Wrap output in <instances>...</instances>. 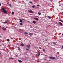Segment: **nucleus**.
<instances>
[{"label": "nucleus", "instance_id": "nucleus-1", "mask_svg": "<svg viewBox=\"0 0 63 63\" xmlns=\"http://www.w3.org/2000/svg\"><path fill=\"white\" fill-rule=\"evenodd\" d=\"M1 10L2 11V12L5 13V14H7V12L5 10V8H2Z\"/></svg>", "mask_w": 63, "mask_h": 63}, {"label": "nucleus", "instance_id": "nucleus-2", "mask_svg": "<svg viewBox=\"0 0 63 63\" xmlns=\"http://www.w3.org/2000/svg\"><path fill=\"white\" fill-rule=\"evenodd\" d=\"M49 58H50V59H55V57H53L52 56L50 57Z\"/></svg>", "mask_w": 63, "mask_h": 63}, {"label": "nucleus", "instance_id": "nucleus-3", "mask_svg": "<svg viewBox=\"0 0 63 63\" xmlns=\"http://www.w3.org/2000/svg\"><path fill=\"white\" fill-rule=\"evenodd\" d=\"M28 12L30 13H33V11L31 10H28Z\"/></svg>", "mask_w": 63, "mask_h": 63}, {"label": "nucleus", "instance_id": "nucleus-4", "mask_svg": "<svg viewBox=\"0 0 63 63\" xmlns=\"http://www.w3.org/2000/svg\"><path fill=\"white\" fill-rule=\"evenodd\" d=\"M34 19H35V20H39V19H38V18H36V17H35L34 18Z\"/></svg>", "mask_w": 63, "mask_h": 63}, {"label": "nucleus", "instance_id": "nucleus-5", "mask_svg": "<svg viewBox=\"0 0 63 63\" xmlns=\"http://www.w3.org/2000/svg\"><path fill=\"white\" fill-rule=\"evenodd\" d=\"M33 23H34V24H36V21H33Z\"/></svg>", "mask_w": 63, "mask_h": 63}, {"label": "nucleus", "instance_id": "nucleus-6", "mask_svg": "<svg viewBox=\"0 0 63 63\" xmlns=\"http://www.w3.org/2000/svg\"><path fill=\"white\" fill-rule=\"evenodd\" d=\"M59 23H60V24L61 26H62V25H63V24H62V23H61V22H59Z\"/></svg>", "mask_w": 63, "mask_h": 63}, {"label": "nucleus", "instance_id": "nucleus-7", "mask_svg": "<svg viewBox=\"0 0 63 63\" xmlns=\"http://www.w3.org/2000/svg\"><path fill=\"white\" fill-rule=\"evenodd\" d=\"M18 61L20 63H21V62H22L21 61L19 60H18Z\"/></svg>", "mask_w": 63, "mask_h": 63}, {"label": "nucleus", "instance_id": "nucleus-8", "mask_svg": "<svg viewBox=\"0 0 63 63\" xmlns=\"http://www.w3.org/2000/svg\"><path fill=\"white\" fill-rule=\"evenodd\" d=\"M48 18L49 19H50L51 18V17L50 16H48Z\"/></svg>", "mask_w": 63, "mask_h": 63}, {"label": "nucleus", "instance_id": "nucleus-9", "mask_svg": "<svg viewBox=\"0 0 63 63\" xmlns=\"http://www.w3.org/2000/svg\"><path fill=\"white\" fill-rule=\"evenodd\" d=\"M2 29L3 30H4V31H5L6 30V28H2Z\"/></svg>", "mask_w": 63, "mask_h": 63}, {"label": "nucleus", "instance_id": "nucleus-10", "mask_svg": "<svg viewBox=\"0 0 63 63\" xmlns=\"http://www.w3.org/2000/svg\"><path fill=\"white\" fill-rule=\"evenodd\" d=\"M27 47H28V48H29V47H30V45H28L27 46Z\"/></svg>", "mask_w": 63, "mask_h": 63}, {"label": "nucleus", "instance_id": "nucleus-11", "mask_svg": "<svg viewBox=\"0 0 63 63\" xmlns=\"http://www.w3.org/2000/svg\"><path fill=\"white\" fill-rule=\"evenodd\" d=\"M12 15H14V12H12Z\"/></svg>", "mask_w": 63, "mask_h": 63}, {"label": "nucleus", "instance_id": "nucleus-12", "mask_svg": "<svg viewBox=\"0 0 63 63\" xmlns=\"http://www.w3.org/2000/svg\"><path fill=\"white\" fill-rule=\"evenodd\" d=\"M21 46H24V45L23 44H21Z\"/></svg>", "mask_w": 63, "mask_h": 63}, {"label": "nucleus", "instance_id": "nucleus-13", "mask_svg": "<svg viewBox=\"0 0 63 63\" xmlns=\"http://www.w3.org/2000/svg\"><path fill=\"white\" fill-rule=\"evenodd\" d=\"M40 52H39L38 53V56H39V55H40Z\"/></svg>", "mask_w": 63, "mask_h": 63}, {"label": "nucleus", "instance_id": "nucleus-14", "mask_svg": "<svg viewBox=\"0 0 63 63\" xmlns=\"http://www.w3.org/2000/svg\"><path fill=\"white\" fill-rule=\"evenodd\" d=\"M20 22H21L22 23V20H20Z\"/></svg>", "mask_w": 63, "mask_h": 63}, {"label": "nucleus", "instance_id": "nucleus-15", "mask_svg": "<svg viewBox=\"0 0 63 63\" xmlns=\"http://www.w3.org/2000/svg\"><path fill=\"white\" fill-rule=\"evenodd\" d=\"M24 34H28V33L27 32H24Z\"/></svg>", "mask_w": 63, "mask_h": 63}, {"label": "nucleus", "instance_id": "nucleus-16", "mask_svg": "<svg viewBox=\"0 0 63 63\" xmlns=\"http://www.w3.org/2000/svg\"><path fill=\"white\" fill-rule=\"evenodd\" d=\"M38 14L39 15H41V13L39 12L38 13Z\"/></svg>", "mask_w": 63, "mask_h": 63}, {"label": "nucleus", "instance_id": "nucleus-17", "mask_svg": "<svg viewBox=\"0 0 63 63\" xmlns=\"http://www.w3.org/2000/svg\"><path fill=\"white\" fill-rule=\"evenodd\" d=\"M10 59H12V60H14V58H11L10 59Z\"/></svg>", "mask_w": 63, "mask_h": 63}, {"label": "nucleus", "instance_id": "nucleus-18", "mask_svg": "<svg viewBox=\"0 0 63 63\" xmlns=\"http://www.w3.org/2000/svg\"><path fill=\"white\" fill-rule=\"evenodd\" d=\"M29 3H30V4H33V2H32V1L30 2Z\"/></svg>", "mask_w": 63, "mask_h": 63}, {"label": "nucleus", "instance_id": "nucleus-19", "mask_svg": "<svg viewBox=\"0 0 63 63\" xmlns=\"http://www.w3.org/2000/svg\"><path fill=\"white\" fill-rule=\"evenodd\" d=\"M20 25H23L22 23H20Z\"/></svg>", "mask_w": 63, "mask_h": 63}, {"label": "nucleus", "instance_id": "nucleus-20", "mask_svg": "<svg viewBox=\"0 0 63 63\" xmlns=\"http://www.w3.org/2000/svg\"><path fill=\"white\" fill-rule=\"evenodd\" d=\"M29 35L30 36H31V35H32V33H29Z\"/></svg>", "mask_w": 63, "mask_h": 63}, {"label": "nucleus", "instance_id": "nucleus-21", "mask_svg": "<svg viewBox=\"0 0 63 63\" xmlns=\"http://www.w3.org/2000/svg\"><path fill=\"white\" fill-rule=\"evenodd\" d=\"M32 7L33 8H34L35 7V6H32Z\"/></svg>", "mask_w": 63, "mask_h": 63}, {"label": "nucleus", "instance_id": "nucleus-22", "mask_svg": "<svg viewBox=\"0 0 63 63\" xmlns=\"http://www.w3.org/2000/svg\"><path fill=\"white\" fill-rule=\"evenodd\" d=\"M9 5L10 7H12V5H11V4H9Z\"/></svg>", "mask_w": 63, "mask_h": 63}, {"label": "nucleus", "instance_id": "nucleus-23", "mask_svg": "<svg viewBox=\"0 0 63 63\" xmlns=\"http://www.w3.org/2000/svg\"><path fill=\"white\" fill-rule=\"evenodd\" d=\"M47 39H45V42H47Z\"/></svg>", "mask_w": 63, "mask_h": 63}, {"label": "nucleus", "instance_id": "nucleus-24", "mask_svg": "<svg viewBox=\"0 0 63 63\" xmlns=\"http://www.w3.org/2000/svg\"><path fill=\"white\" fill-rule=\"evenodd\" d=\"M27 22L28 23H30V21H27Z\"/></svg>", "mask_w": 63, "mask_h": 63}, {"label": "nucleus", "instance_id": "nucleus-25", "mask_svg": "<svg viewBox=\"0 0 63 63\" xmlns=\"http://www.w3.org/2000/svg\"><path fill=\"white\" fill-rule=\"evenodd\" d=\"M53 44H54V45H55V42H53Z\"/></svg>", "mask_w": 63, "mask_h": 63}, {"label": "nucleus", "instance_id": "nucleus-26", "mask_svg": "<svg viewBox=\"0 0 63 63\" xmlns=\"http://www.w3.org/2000/svg\"><path fill=\"white\" fill-rule=\"evenodd\" d=\"M35 28H38V27H37V26L35 27Z\"/></svg>", "mask_w": 63, "mask_h": 63}, {"label": "nucleus", "instance_id": "nucleus-27", "mask_svg": "<svg viewBox=\"0 0 63 63\" xmlns=\"http://www.w3.org/2000/svg\"><path fill=\"white\" fill-rule=\"evenodd\" d=\"M37 6H38V7H40V5H37Z\"/></svg>", "mask_w": 63, "mask_h": 63}, {"label": "nucleus", "instance_id": "nucleus-28", "mask_svg": "<svg viewBox=\"0 0 63 63\" xmlns=\"http://www.w3.org/2000/svg\"><path fill=\"white\" fill-rule=\"evenodd\" d=\"M18 49H19V50H20V48L18 47Z\"/></svg>", "mask_w": 63, "mask_h": 63}, {"label": "nucleus", "instance_id": "nucleus-29", "mask_svg": "<svg viewBox=\"0 0 63 63\" xmlns=\"http://www.w3.org/2000/svg\"><path fill=\"white\" fill-rule=\"evenodd\" d=\"M26 49L27 50H29V49H27H27Z\"/></svg>", "mask_w": 63, "mask_h": 63}, {"label": "nucleus", "instance_id": "nucleus-30", "mask_svg": "<svg viewBox=\"0 0 63 63\" xmlns=\"http://www.w3.org/2000/svg\"><path fill=\"white\" fill-rule=\"evenodd\" d=\"M45 49H43V51H45Z\"/></svg>", "mask_w": 63, "mask_h": 63}, {"label": "nucleus", "instance_id": "nucleus-31", "mask_svg": "<svg viewBox=\"0 0 63 63\" xmlns=\"http://www.w3.org/2000/svg\"><path fill=\"white\" fill-rule=\"evenodd\" d=\"M4 23H6V22H3Z\"/></svg>", "mask_w": 63, "mask_h": 63}, {"label": "nucleus", "instance_id": "nucleus-32", "mask_svg": "<svg viewBox=\"0 0 63 63\" xmlns=\"http://www.w3.org/2000/svg\"><path fill=\"white\" fill-rule=\"evenodd\" d=\"M59 21H62H62L61 20H60Z\"/></svg>", "mask_w": 63, "mask_h": 63}, {"label": "nucleus", "instance_id": "nucleus-33", "mask_svg": "<svg viewBox=\"0 0 63 63\" xmlns=\"http://www.w3.org/2000/svg\"><path fill=\"white\" fill-rule=\"evenodd\" d=\"M22 19V20H25V19Z\"/></svg>", "mask_w": 63, "mask_h": 63}, {"label": "nucleus", "instance_id": "nucleus-34", "mask_svg": "<svg viewBox=\"0 0 63 63\" xmlns=\"http://www.w3.org/2000/svg\"><path fill=\"white\" fill-rule=\"evenodd\" d=\"M62 48H63V46H62Z\"/></svg>", "mask_w": 63, "mask_h": 63}, {"label": "nucleus", "instance_id": "nucleus-35", "mask_svg": "<svg viewBox=\"0 0 63 63\" xmlns=\"http://www.w3.org/2000/svg\"><path fill=\"white\" fill-rule=\"evenodd\" d=\"M9 41H10V40H9V39H8V42H9Z\"/></svg>", "mask_w": 63, "mask_h": 63}, {"label": "nucleus", "instance_id": "nucleus-36", "mask_svg": "<svg viewBox=\"0 0 63 63\" xmlns=\"http://www.w3.org/2000/svg\"><path fill=\"white\" fill-rule=\"evenodd\" d=\"M1 5V4L0 3V6Z\"/></svg>", "mask_w": 63, "mask_h": 63}, {"label": "nucleus", "instance_id": "nucleus-37", "mask_svg": "<svg viewBox=\"0 0 63 63\" xmlns=\"http://www.w3.org/2000/svg\"><path fill=\"white\" fill-rule=\"evenodd\" d=\"M7 41H8V39H7Z\"/></svg>", "mask_w": 63, "mask_h": 63}, {"label": "nucleus", "instance_id": "nucleus-38", "mask_svg": "<svg viewBox=\"0 0 63 63\" xmlns=\"http://www.w3.org/2000/svg\"><path fill=\"white\" fill-rule=\"evenodd\" d=\"M0 54H1V53H0Z\"/></svg>", "mask_w": 63, "mask_h": 63}, {"label": "nucleus", "instance_id": "nucleus-39", "mask_svg": "<svg viewBox=\"0 0 63 63\" xmlns=\"http://www.w3.org/2000/svg\"><path fill=\"white\" fill-rule=\"evenodd\" d=\"M0 37H1V35H0Z\"/></svg>", "mask_w": 63, "mask_h": 63}, {"label": "nucleus", "instance_id": "nucleus-40", "mask_svg": "<svg viewBox=\"0 0 63 63\" xmlns=\"http://www.w3.org/2000/svg\"><path fill=\"white\" fill-rule=\"evenodd\" d=\"M46 17H47V16H45V18Z\"/></svg>", "mask_w": 63, "mask_h": 63}, {"label": "nucleus", "instance_id": "nucleus-41", "mask_svg": "<svg viewBox=\"0 0 63 63\" xmlns=\"http://www.w3.org/2000/svg\"><path fill=\"white\" fill-rule=\"evenodd\" d=\"M36 0V1H38V0Z\"/></svg>", "mask_w": 63, "mask_h": 63}, {"label": "nucleus", "instance_id": "nucleus-42", "mask_svg": "<svg viewBox=\"0 0 63 63\" xmlns=\"http://www.w3.org/2000/svg\"><path fill=\"white\" fill-rule=\"evenodd\" d=\"M62 13L63 14V12H62Z\"/></svg>", "mask_w": 63, "mask_h": 63}, {"label": "nucleus", "instance_id": "nucleus-43", "mask_svg": "<svg viewBox=\"0 0 63 63\" xmlns=\"http://www.w3.org/2000/svg\"><path fill=\"white\" fill-rule=\"evenodd\" d=\"M16 56H17V55H16Z\"/></svg>", "mask_w": 63, "mask_h": 63}, {"label": "nucleus", "instance_id": "nucleus-44", "mask_svg": "<svg viewBox=\"0 0 63 63\" xmlns=\"http://www.w3.org/2000/svg\"><path fill=\"white\" fill-rule=\"evenodd\" d=\"M62 22H63V21H62Z\"/></svg>", "mask_w": 63, "mask_h": 63}]
</instances>
